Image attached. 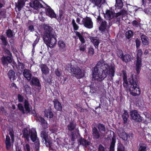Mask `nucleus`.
Masks as SVG:
<instances>
[{"label":"nucleus","mask_w":151,"mask_h":151,"mask_svg":"<svg viewBox=\"0 0 151 151\" xmlns=\"http://www.w3.org/2000/svg\"><path fill=\"white\" fill-rule=\"evenodd\" d=\"M88 52L90 55H93L94 54V50L93 49L92 47L90 46L88 49Z\"/></svg>","instance_id":"nucleus-44"},{"label":"nucleus","mask_w":151,"mask_h":151,"mask_svg":"<svg viewBox=\"0 0 151 151\" xmlns=\"http://www.w3.org/2000/svg\"><path fill=\"white\" fill-rule=\"evenodd\" d=\"M42 74L47 75L49 72V69L47 66L43 64H41L39 65Z\"/></svg>","instance_id":"nucleus-18"},{"label":"nucleus","mask_w":151,"mask_h":151,"mask_svg":"<svg viewBox=\"0 0 151 151\" xmlns=\"http://www.w3.org/2000/svg\"><path fill=\"white\" fill-rule=\"evenodd\" d=\"M76 35L78 36V37H79L81 36L82 35L80 34V33L76 31Z\"/></svg>","instance_id":"nucleus-64"},{"label":"nucleus","mask_w":151,"mask_h":151,"mask_svg":"<svg viewBox=\"0 0 151 151\" xmlns=\"http://www.w3.org/2000/svg\"><path fill=\"white\" fill-rule=\"evenodd\" d=\"M23 151H30L29 145L26 144L23 145Z\"/></svg>","instance_id":"nucleus-47"},{"label":"nucleus","mask_w":151,"mask_h":151,"mask_svg":"<svg viewBox=\"0 0 151 151\" xmlns=\"http://www.w3.org/2000/svg\"><path fill=\"white\" fill-rule=\"evenodd\" d=\"M46 7L45 8L46 14L51 18L55 17V14L53 10L49 6L47 5L45 3H44Z\"/></svg>","instance_id":"nucleus-13"},{"label":"nucleus","mask_w":151,"mask_h":151,"mask_svg":"<svg viewBox=\"0 0 151 151\" xmlns=\"http://www.w3.org/2000/svg\"><path fill=\"white\" fill-rule=\"evenodd\" d=\"M29 30L31 32L33 31L34 30V28L33 25H31L29 27Z\"/></svg>","instance_id":"nucleus-60"},{"label":"nucleus","mask_w":151,"mask_h":151,"mask_svg":"<svg viewBox=\"0 0 151 151\" xmlns=\"http://www.w3.org/2000/svg\"><path fill=\"white\" fill-rule=\"evenodd\" d=\"M130 114L132 119L136 121L141 122L142 121V117L137 111L134 110L131 111Z\"/></svg>","instance_id":"nucleus-9"},{"label":"nucleus","mask_w":151,"mask_h":151,"mask_svg":"<svg viewBox=\"0 0 151 151\" xmlns=\"http://www.w3.org/2000/svg\"><path fill=\"white\" fill-rule=\"evenodd\" d=\"M98 22L100 24V26L99 27V29L102 32L106 31L107 32L108 31V28L107 27V24L106 22L102 19L101 18L99 17L97 19Z\"/></svg>","instance_id":"nucleus-8"},{"label":"nucleus","mask_w":151,"mask_h":151,"mask_svg":"<svg viewBox=\"0 0 151 151\" xmlns=\"http://www.w3.org/2000/svg\"><path fill=\"white\" fill-rule=\"evenodd\" d=\"M0 39L1 40L3 45H4L6 46L8 44V42L6 38L4 36L1 35V36Z\"/></svg>","instance_id":"nucleus-38"},{"label":"nucleus","mask_w":151,"mask_h":151,"mask_svg":"<svg viewBox=\"0 0 151 151\" xmlns=\"http://www.w3.org/2000/svg\"><path fill=\"white\" fill-rule=\"evenodd\" d=\"M106 19L109 21L111 20L115 17H117L116 13L111 10H107L106 11V14L104 15Z\"/></svg>","instance_id":"nucleus-11"},{"label":"nucleus","mask_w":151,"mask_h":151,"mask_svg":"<svg viewBox=\"0 0 151 151\" xmlns=\"http://www.w3.org/2000/svg\"><path fill=\"white\" fill-rule=\"evenodd\" d=\"M141 38L142 42L144 45H147L149 44L148 39L146 35H142L141 36Z\"/></svg>","instance_id":"nucleus-24"},{"label":"nucleus","mask_w":151,"mask_h":151,"mask_svg":"<svg viewBox=\"0 0 151 151\" xmlns=\"http://www.w3.org/2000/svg\"><path fill=\"white\" fill-rule=\"evenodd\" d=\"M9 134L11 137L12 142V143H13L14 141V135L13 132L12 131H10L9 132Z\"/></svg>","instance_id":"nucleus-52"},{"label":"nucleus","mask_w":151,"mask_h":151,"mask_svg":"<svg viewBox=\"0 0 151 151\" xmlns=\"http://www.w3.org/2000/svg\"><path fill=\"white\" fill-rule=\"evenodd\" d=\"M53 115V113L50 110L48 109L45 110V117L51 118L52 117Z\"/></svg>","instance_id":"nucleus-30"},{"label":"nucleus","mask_w":151,"mask_h":151,"mask_svg":"<svg viewBox=\"0 0 151 151\" xmlns=\"http://www.w3.org/2000/svg\"><path fill=\"white\" fill-rule=\"evenodd\" d=\"M142 52L141 50H139L137 51V58H141V57L142 55Z\"/></svg>","instance_id":"nucleus-49"},{"label":"nucleus","mask_w":151,"mask_h":151,"mask_svg":"<svg viewBox=\"0 0 151 151\" xmlns=\"http://www.w3.org/2000/svg\"><path fill=\"white\" fill-rule=\"evenodd\" d=\"M115 6L116 7H118V8H121L123 6V4L122 0H116Z\"/></svg>","instance_id":"nucleus-35"},{"label":"nucleus","mask_w":151,"mask_h":151,"mask_svg":"<svg viewBox=\"0 0 151 151\" xmlns=\"http://www.w3.org/2000/svg\"><path fill=\"white\" fill-rule=\"evenodd\" d=\"M71 23L73 25L74 29L75 30H78L79 28V26L77 24L74 19H73Z\"/></svg>","instance_id":"nucleus-41"},{"label":"nucleus","mask_w":151,"mask_h":151,"mask_svg":"<svg viewBox=\"0 0 151 151\" xmlns=\"http://www.w3.org/2000/svg\"><path fill=\"white\" fill-rule=\"evenodd\" d=\"M15 73L12 70H9L8 73V75L10 79L11 80H14V79Z\"/></svg>","instance_id":"nucleus-33"},{"label":"nucleus","mask_w":151,"mask_h":151,"mask_svg":"<svg viewBox=\"0 0 151 151\" xmlns=\"http://www.w3.org/2000/svg\"><path fill=\"white\" fill-rule=\"evenodd\" d=\"M135 42L136 43V47H138L140 45V41L139 39H137L136 40Z\"/></svg>","instance_id":"nucleus-55"},{"label":"nucleus","mask_w":151,"mask_h":151,"mask_svg":"<svg viewBox=\"0 0 151 151\" xmlns=\"http://www.w3.org/2000/svg\"><path fill=\"white\" fill-rule=\"evenodd\" d=\"M24 89L27 93H31V88L28 85H25L24 86Z\"/></svg>","instance_id":"nucleus-45"},{"label":"nucleus","mask_w":151,"mask_h":151,"mask_svg":"<svg viewBox=\"0 0 151 151\" xmlns=\"http://www.w3.org/2000/svg\"><path fill=\"white\" fill-rule=\"evenodd\" d=\"M35 119L37 121L40 122L42 123L45 124L46 122L45 120L40 116H36L35 118Z\"/></svg>","instance_id":"nucleus-36"},{"label":"nucleus","mask_w":151,"mask_h":151,"mask_svg":"<svg viewBox=\"0 0 151 151\" xmlns=\"http://www.w3.org/2000/svg\"><path fill=\"white\" fill-rule=\"evenodd\" d=\"M115 68L114 65H109L103 61L98 62L93 71V78L94 80L101 81L109 75L114 76Z\"/></svg>","instance_id":"nucleus-1"},{"label":"nucleus","mask_w":151,"mask_h":151,"mask_svg":"<svg viewBox=\"0 0 151 151\" xmlns=\"http://www.w3.org/2000/svg\"><path fill=\"white\" fill-rule=\"evenodd\" d=\"M71 72L73 74V76L78 79H80L84 76V70L78 67L71 69Z\"/></svg>","instance_id":"nucleus-5"},{"label":"nucleus","mask_w":151,"mask_h":151,"mask_svg":"<svg viewBox=\"0 0 151 151\" xmlns=\"http://www.w3.org/2000/svg\"><path fill=\"white\" fill-rule=\"evenodd\" d=\"M23 135L27 141L29 140V137L31 138L33 142L37 140L36 132L35 129L32 128L31 129H29L28 133L27 129H24Z\"/></svg>","instance_id":"nucleus-4"},{"label":"nucleus","mask_w":151,"mask_h":151,"mask_svg":"<svg viewBox=\"0 0 151 151\" xmlns=\"http://www.w3.org/2000/svg\"><path fill=\"white\" fill-rule=\"evenodd\" d=\"M44 29L43 38L44 42L47 46L50 48L54 47L56 45L57 40L56 35L52 28L49 26L45 25Z\"/></svg>","instance_id":"nucleus-2"},{"label":"nucleus","mask_w":151,"mask_h":151,"mask_svg":"<svg viewBox=\"0 0 151 151\" xmlns=\"http://www.w3.org/2000/svg\"><path fill=\"white\" fill-rule=\"evenodd\" d=\"M19 68H21L22 69L24 67V65L22 63H20L19 65Z\"/></svg>","instance_id":"nucleus-63"},{"label":"nucleus","mask_w":151,"mask_h":151,"mask_svg":"<svg viewBox=\"0 0 151 151\" xmlns=\"http://www.w3.org/2000/svg\"><path fill=\"white\" fill-rule=\"evenodd\" d=\"M89 38L95 47L97 48L98 47L99 44L100 42V40L97 39L96 37H93L91 36H89Z\"/></svg>","instance_id":"nucleus-17"},{"label":"nucleus","mask_w":151,"mask_h":151,"mask_svg":"<svg viewBox=\"0 0 151 151\" xmlns=\"http://www.w3.org/2000/svg\"><path fill=\"white\" fill-rule=\"evenodd\" d=\"M86 48V46L85 45H81L79 47V49L81 51L83 52L84 51Z\"/></svg>","instance_id":"nucleus-53"},{"label":"nucleus","mask_w":151,"mask_h":151,"mask_svg":"<svg viewBox=\"0 0 151 151\" xmlns=\"http://www.w3.org/2000/svg\"><path fill=\"white\" fill-rule=\"evenodd\" d=\"M27 0H18V3L16 6L19 10L24 5L25 2Z\"/></svg>","instance_id":"nucleus-26"},{"label":"nucleus","mask_w":151,"mask_h":151,"mask_svg":"<svg viewBox=\"0 0 151 151\" xmlns=\"http://www.w3.org/2000/svg\"><path fill=\"white\" fill-rule=\"evenodd\" d=\"M122 73L123 75L124 86H127L128 85V82L127 80V73L125 71L123 70Z\"/></svg>","instance_id":"nucleus-29"},{"label":"nucleus","mask_w":151,"mask_h":151,"mask_svg":"<svg viewBox=\"0 0 151 151\" xmlns=\"http://www.w3.org/2000/svg\"><path fill=\"white\" fill-rule=\"evenodd\" d=\"M82 22L83 24L88 29L93 27V22L90 17H86L83 18Z\"/></svg>","instance_id":"nucleus-7"},{"label":"nucleus","mask_w":151,"mask_h":151,"mask_svg":"<svg viewBox=\"0 0 151 151\" xmlns=\"http://www.w3.org/2000/svg\"><path fill=\"white\" fill-rule=\"evenodd\" d=\"M133 25L136 27H137L139 25V23L136 20L133 21L132 22Z\"/></svg>","instance_id":"nucleus-56"},{"label":"nucleus","mask_w":151,"mask_h":151,"mask_svg":"<svg viewBox=\"0 0 151 151\" xmlns=\"http://www.w3.org/2000/svg\"><path fill=\"white\" fill-rule=\"evenodd\" d=\"M53 102L55 109L58 111H61L62 110V107L61 104L59 101L56 99H54Z\"/></svg>","instance_id":"nucleus-21"},{"label":"nucleus","mask_w":151,"mask_h":151,"mask_svg":"<svg viewBox=\"0 0 151 151\" xmlns=\"http://www.w3.org/2000/svg\"><path fill=\"white\" fill-rule=\"evenodd\" d=\"M76 22L79 24H83V22L81 23L80 22V19L79 17H78L76 19Z\"/></svg>","instance_id":"nucleus-62"},{"label":"nucleus","mask_w":151,"mask_h":151,"mask_svg":"<svg viewBox=\"0 0 151 151\" xmlns=\"http://www.w3.org/2000/svg\"><path fill=\"white\" fill-rule=\"evenodd\" d=\"M5 53L7 54L8 55H10L11 56H12L10 52L8 50H5Z\"/></svg>","instance_id":"nucleus-61"},{"label":"nucleus","mask_w":151,"mask_h":151,"mask_svg":"<svg viewBox=\"0 0 151 151\" xmlns=\"http://www.w3.org/2000/svg\"><path fill=\"white\" fill-rule=\"evenodd\" d=\"M55 75L58 77L60 76L62 74V71L60 70H59L58 69H56L55 71Z\"/></svg>","instance_id":"nucleus-48"},{"label":"nucleus","mask_w":151,"mask_h":151,"mask_svg":"<svg viewBox=\"0 0 151 151\" xmlns=\"http://www.w3.org/2000/svg\"><path fill=\"white\" fill-rule=\"evenodd\" d=\"M126 11L124 10H122L120 11L119 12L116 13V16L118 17L120 15H125L126 14Z\"/></svg>","instance_id":"nucleus-51"},{"label":"nucleus","mask_w":151,"mask_h":151,"mask_svg":"<svg viewBox=\"0 0 151 151\" xmlns=\"http://www.w3.org/2000/svg\"><path fill=\"white\" fill-rule=\"evenodd\" d=\"M141 65V58H137L136 70L138 73H139L140 71Z\"/></svg>","instance_id":"nucleus-20"},{"label":"nucleus","mask_w":151,"mask_h":151,"mask_svg":"<svg viewBox=\"0 0 151 151\" xmlns=\"http://www.w3.org/2000/svg\"><path fill=\"white\" fill-rule=\"evenodd\" d=\"M58 45L59 50L62 52L64 51L65 47V44L63 40H60L58 42Z\"/></svg>","instance_id":"nucleus-22"},{"label":"nucleus","mask_w":151,"mask_h":151,"mask_svg":"<svg viewBox=\"0 0 151 151\" xmlns=\"http://www.w3.org/2000/svg\"><path fill=\"white\" fill-rule=\"evenodd\" d=\"M79 38L80 40L82 43H84L85 42V40L82 35L79 37Z\"/></svg>","instance_id":"nucleus-58"},{"label":"nucleus","mask_w":151,"mask_h":151,"mask_svg":"<svg viewBox=\"0 0 151 151\" xmlns=\"http://www.w3.org/2000/svg\"><path fill=\"white\" fill-rule=\"evenodd\" d=\"M31 83L34 85L40 88V84L39 82V80L36 77H33L31 80Z\"/></svg>","instance_id":"nucleus-25"},{"label":"nucleus","mask_w":151,"mask_h":151,"mask_svg":"<svg viewBox=\"0 0 151 151\" xmlns=\"http://www.w3.org/2000/svg\"><path fill=\"white\" fill-rule=\"evenodd\" d=\"M5 143L6 148L8 150L13 145L10 142V138L9 136H6Z\"/></svg>","instance_id":"nucleus-28"},{"label":"nucleus","mask_w":151,"mask_h":151,"mask_svg":"<svg viewBox=\"0 0 151 151\" xmlns=\"http://www.w3.org/2000/svg\"><path fill=\"white\" fill-rule=\"evenodd\" d=\"M24 107L26 111L27 112H29L32 109V107L29 105L27 100H25L24 102Z\"/></svg>","instance_id":"nucleus-27"},{"label":"nucleus","mask_w":151,"mask_h":151,"mask_svg":"<svg viewBox=\"0 0 151 151\" xmlns=\"http://www.w3.org/2000/svg\"><path fill=\"white\" fill-rule=\"evenodd\" d=\"M92 135L93 138L94 139H98L100 137H104L105 134L104 133H102L99 132L96 128L94 127L92 129Z\"/></svg>","instance_id":"nucleus-12"},{"label":"nucleus","mask_w":151,"mask_h":151,"mask_svg":"<svg viewBox=\"0 0 151 151\" xmlns=\"http://www.w3.org/2000/svg\"><path fill=\"white\" fill-rule=\"evenodd\" d=\"M117 151H125L123 145L120 143L118 144Z\"/></svg>","instance_id":"nucleus-39"},{"label":"nucleus","mask_w":151,"mask_h":151,"mask_svg":"<svg viewBox=\"0 0 151 151\" xmlns=\"http://www.w3.org/2000/svg\"><path fill=\"white\" fill-rule=\"evenodd\" d=\"M115 142V140H114V138H112V142L110 145L109 151H114V147Z\"/></svg>","instance_id":"nucleus-42"},{"label":"nucleus","mask_w":151,"mask_h":151,"mask_svg":"<svg viewBox=\"0 0 151 151\" xmlns=\"http://www.w3.org/2000/svg\"><path fill=\"white\" fill-rule=\"evenodd\" d=\"M97 127L101 133H104L106 129L104 126L103 124H99L97 125Z\"/></svg>","instance_id":"nucleus-32"},{"label":"nucleus","mask_w":151,"mask_h":151,"mask_svg":"<svg viewBox=\"0 0 151 151\" xmlns=\"http://www.w3.org/2000/svg\"><path fill=\"white\" fill-rule=\"evenodd\" d=\"M76 127V125L73 122H71L68 125V129L69 130L71 131L74 129Z\"/></svg>","instance_id":"nucleus-40"},{"label":"nucleus","mask_w":151,"mask_h":151,"mask_svg":"<svg viewBox=\"0 0 151 151\" xmlns=\"http://www.w3.org/2000/svg\"><path fill=\"white\" fill-rule=\"evenodd\" d=\"M90 1L93 5V7H96L98 10L101 7V4L104 3L105 2V0H90Z\"/></svg>","instance_id":"nucleus-14"},{"label":"nucleus","mask_w":151,"mask_h":151,"mask_svg":"<svg viewBox=\"0 0 151 151\" xmlns=\"http://www.w3.org/2000/svg\"><path fill=\"white\" fill-rule=\"evenodd\" d=\"M123 119L124 120V123L127 122V119L129 117V115L127 111H124L122 116Z\"/></svg>","instance_id":"nucleus-34"},{"label":"nucleus","mask_w":151,"mask_h":151,"mask_svg":"<svg viewBox=\"0 0 151 151\" xmlns=\"http://www.w3.org/2000/svg\"><path fill=\"white\" fill-rule=\"evenodd\" d=\"M119 56L121 58L123 61L125 62H128L130 60V56L128 54H126L123 55L122 52L120 51L118 54Z\"/></svg>","instance_id":"nucleus-15"},{"label":"nucleus","mask_w":151,"mask_h":151,"mask_svg":"<svg viewBox=\"0 0 151 151\" xmlns=\"http://www.w3.org/2000/svg\"><path fill=\"white\" fill-rule=\"evenodd\" d=\"M126 36L128 39H129L132 37L133 35V32L131 30H129L126 32Z\"/></svg>","instance_id":"nucleus-46"},{"label":"nucleus","mask_w":151,"mask_h":151,"mask_svg":"<svg viewBox=\"0 0 151 151\" xmlns=\"http://www.w3.org/2000/svg\"><path fill=\"white\" fill-rule=\"evenodd\" d=\"M23 75L24 77L28 80H29L31 77V74L30 71L27 70L25 69L23 72Z\"/></svg>","instance_id":"nucleus-23"},{"label":"nucleus","mask_w":151,"mask_h":151,"mask_svg":"<svg viewBox=\"0 0 151 151\" xmlns=\"http://www.w3.org/2000/svg\"><path fill=\"white\" fill-rule=\"evenodd\" d=\"M48 131L47 130H44L42 132L41 137L42 138V142L45 141V144L47 146L49 145V141L48 135Z\"/></svg>","instance_id":"nucleus-10"},{"label":"nucleus","mask_w":151,"mask_h":151,"mask_svg":"<svg viewBox=\"0 0 151 151\" xmlns=\"http://www.w3.org/2000/svg\"><path fill=\"white\" fill-rule=\"evenodd\" d=\"M18 108L23 113H24V107L21 104H19L18 105Z\"/></svg>","instance_id":"nucleus-50"},{"label":"nucleus","mask_w":151,"mask_h":151,"mask_svg":"<svg viewBox=\"0 0 151 151\" xmlns=\"http://www.w3.org/2000/svg\"><path fill=\"white\" fill-rule=\"evenodd\" d=\"M99 151H104V148L103 146L101 145H99L98 149Z\"/></svg>","instance_id":"nucleus-57"},{"label":"nucleus","mask_w":151,"mask_h":151,"mask_svg":"<svg viewBox=\"0 0 151 151\" xmlns=\"http://www.w3.org/2000/svg\"><path fill=\"white\" fill-rule=\"evenodd\" d=\"M41 2L44 3L41 1L32 0L29 3V4L30 6L31 7L35 9H38L43 7L41 3Z\"/></svg>","instance_id":"nucleus-6"},{"label":"nucleus","mask_w":151,"mask_h":151,"mask_svg":"<svg viewBox=\"0 0 151 151\" xmlns=\"http://www.w3.org/2000/svg\"><path fill=\"white\" fill-rule=\"evenodd\" d=\"M6 33L7 36L9 38H12L14 36L13 32L10 29L7 30Z\"/></svg>","instance_id":"nucleus-37"},{"label":"nucleus","mask_w":151,"mask_h":151,"mask_svg":"<svg viewBox=\"0 0 151 151\" xmlns=\"http://www.w3.org/2000/svg\"><path fill=\"white\" fill-rule=\"evenodd\" d=\"M131 80L129 79L130 86L129 88L130 94L134 96H137L140 93V90L138 84L137 80L136 79H133V75L131 76Z\"/></svg>","instance_id":"nucleus-3"},{"label":"nucleus","mask_w":151,"mask_h":151,"mask_svg":"<svg viewBox=\"0 0 151 151\" xmlns=\"http://www.w3.org/2000/svg\"><path fill=\"white\" fill-rule=\"evenodd\" d=\"M18 99L19 102H22L23 101V97L20 94L18 95Z\"/></svg>","instance_id":"nucleus-54"},{"label":"nucleus","mask_w":151,"mask_h":151,"mask_svg":"<svg viewBox=\"0 0 151 151\" xmlns=\"http://www.w3.org/2000/svg\"><path fill=\"white\" fill-rule=\"evenodd\" d=\"M146 145L145 144H141L140 145V147L138 151H146Z\"/></svg>","instance_id":"nucleus-43"},{"label":"nucleus","mask_w":151,"mask_h":151,"mask_svg":"<svg viewBox=\"0 0 151 151\" xmlns=\"http://www.w3.org/2000/svg\"><path fill=\"white\" fill-rule=\"evenodd\" d=\"M78 142L80 145H82L84 146H86L90 144L89 142L87 141L86 140L82 138H80Z\"/></svg>","instance_id":"nucleus-31"},{"label":"nucleus","mask_w":151,"mask_h":151,"mask_svg":"<svg viewBox=\"0 0 151 151\" xmlns=\"http://www.w3.org/2000/svg\"><path fill=\"white\" fill-rule=\"evenodd\" d=\"M1 60L3 65L5 66H7L8 63H11L12 62V59L9 56L6 57L3 56Z\"/></svg>","instance_id":"nucleus-16"},{"label":"nucleus","mask_w":151,"mask_h":151,"mask_svg":"<svg viewBox=\"0 0 151 151\" xmlns=\"http://www.w3.org/2000/svg\"><path fill=\"white\" fill-rule=\"evenodd\" d=\"M39 40V38H37L36 39V40L35 41L34 43L33 44V48L35 46L36 44L38 43V42Z\"/></svg>","instance_id":"nucleus-59"},{"label":"nucleus","mask_w":151,"mask_h":151,"mask_svg":"<svg viewBox=\"0 0 151 151\" xmlns=\"http://www.w3.org/2000/svg\"><path fill=\"white\" fill-rule=\"evenodd\" d=\"M122 133H121L120 131L119 130L118 131V133L120 137L124 140L126 141L127 140L129 136H128L127 134L122 129Z\"/></svg>","instance_id":"nucleus-19"}]
</instances>
